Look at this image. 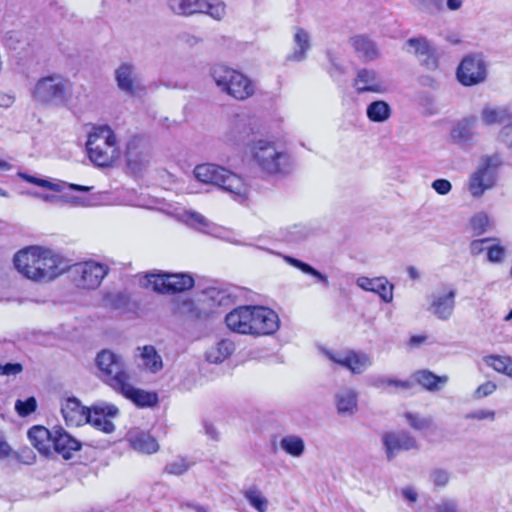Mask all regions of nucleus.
<instances>
[{"label": "nucleus", "instance_id": "obj_1", "mask_svg": "<svg viewBox=\"0 0 512 512\" xmlns=\"http://www.w3.org/2000/svg\"><path fill=\"white\" fill-rule=\"evenodd\" d=\"M14 266L27 279L47 282L61 275L63 259L50 249L30 246L18 251L13 259Z\"/></svg>", "mask_w": 512, "mask_h": 512}, {"label": "nucleus", "instance_id": "obj_2", "mask_svg": "<svg viewBox=\"0 0 512 512\" xmlns=\"http://www.w3.org/2000/svg\"><path fill=\"white\" fill-rule=\"evenodd\" d=\"M86 149L92 163L111 166L120 155L119 141L109 125H93L88 132Z\"/></svg>", "mask_w": 512, "mask_h": 512}, {"label": "nucleus", "instance_id": "obj_3", "mask_svg": "<svg viewBox=\"0 0 512 512\" xmlns=\"http://www.w3.org/2000/svg\"><path fill=\"white\" fill-rule=\"evenodd\" d=\"M502 164L499 154L483 155L479 158L465 183V188L473 199L481 198L496 186Z\"/></svg>", "mask_w": 512, "mask_h": 512}, {"label": "nucleus", "instance_id": "obj_4", "mask_svg": "<svg viewBox=\"0 0 512 512\" xmlns=\"http://www.w3.org/2000/svg\"><path fill=\"white\" fill-rule=\"evenodd\" d=\"M195 178L203 183L214 184L230 193L237 201L247 198L248 188L241 177L215 164H201L194 169Z\"/></svg>", "mask_w": 512, "mask_h": 512}, {"label": "nucleus", "instance_id": "obj_5", "mask_svg": "<svg viewBox=\"0 0 512 512\" xmlns=\"http://www.w3.org/2000/svg\"><path fill=\"white\" fill-rule=\"evenodd\" d=\"M70 81L60 74L40 78L32 89L35 102L45 106H62L70 98Z\"/></svg>", "mask_w": 512, "mask_h": 512}, {"label": "nucleus", "instance_id": "obj_6", "mask_svg": "<svg viewBox=\"0 0 512 512\" xmlns=\"http://www.w3.org/2000/svg\"><path fill=\"white\" fill-rule=\"evenodd\" d=\"M253 157L259 168L266 174L285 175L290 173L293 167L288 153L267 140H259L255 143Z\"/></svg>", "mask_w": 512, "mask_h": 512}, {"label": "nucleus", "instance_id": "obj_7", "mask_svg": "<svg viewBox=\"0 0 512 512\" xmlns=\"http://www.w3.org/2000/svg\"><path fill=\"white\" fill-rule=\"evenodd\" d=\"M216 86L238 100H244L254 93V86L244 74L224 65H216L211 70Z\"/></svg>", "mask_w": 512, "mask_h": 512}, {"label": "nucleus", "instance_id": "obj_8", "mask_svg": "<svg viewBox=\"0 0 512 512\" xmlns=\"http://www.w3.org/2000/svg\"><path fill=\"white\" fill-rule=\"evenodd\" d=\"M96 365L102 380L114 390L123 386L124 382L130 381V375L122 356L111 350L105 349L99 352L96 357Z\"/></svg>", "mask_w": 512, "mask_h": 512}, {"label": "nucleus", "instance_id": "obj_9", "mask_svg": "<svg viewBox=\"0 0 512 512\" xmlns=\"http://www.w3.org/2000/svg\"><path fill=\"white\" fill-rule=\"evenodd\" d=\"M170 10L180 16L207 14L221 21L226 15V4L221 0H167Z\"/></svg>", "mask_w": 512, "mask_h": 512}, {"label": "nucleus", "instance_id": "obj_10", "mask_svg": "<svg viewBox=\"0 0 512 512\" xmlns=\"http://www.w3.org/2000/svg\"><path fill=\"white\" fill-rule=\"evenodd\" d=\"M72 280L80 289H96L109 272V267L94 260L79 262L69 268Z\"/></svg>", "mask_w": 512, "mask_h": 512}, {"label": "nucleus", "instance_id": "obj_11", "mask_svg": "<svg viewBox=\"0 0 512 512\" xmlns=\"http://www.w3.org/2000/svg\"><path fill=\"white\" fill-rule=\"evenodd\" d=\"M320 352L331 363L346 368L353 374H362L372 365L370 355L362 351L333 350L321 347Z\"/></svg>", "mask_w": 512, "mask_h": 512}, {"label": "nucleus", "instance_id": "obj_12", "mask_svg": "<svg viewBox=\"0 0 512 512\" xmlns=\"http://www.w3.org/2000/svg\"><path fill=\"white\" fill-rule=\"evenodd\" d=\"M148 284L163 294L180 293L194 286V279L188 273H159L147 275Z\"/></svg>", "mask_w": 512, "mask_h": 512}, {"label": "nucleus", "instance_id": "obj_13", "mask_svg": "<svg viewBox=\"0 0 512 512\" xmlns=\"http://www.w3.org/2000/svg\"><path fill=\"white\" fill-rule=\"evenodd\" d=\"M118 90L127 96L135 97L144 91L137 66L130 61L120 63L114 70Z\"/></svg>", "mask_w": 512, "mask_h": 512}, {"label": "nucleus", "instance_id": "obj_14", "mask_svg": "<svg viewBox=\"0 0 512 512\" xmlns=\"http://www.w3.org/2000/svg\"><path fill=\"white\" fill-rule=\"evenodd\" d=\"M487 77V65L481 55H468L460 63L457 78L465 86L482 83Z\"/></svg>", "mask_w": 512, "mask_h": 512}, {"label": "nucleus", "instance_id": "obj_15", "mask_svg": "<svg viewBox=\"0 0 512 512\" xmlns=\"http://www.w3.org/2000/svg\"><path fill=\"white\" fill-rule=\"evenodd\" d=\"M386 457L393 460L400 452L418 449L416 439L408 432H386L382 435Z\"/></svg>", "mask_w": 512, "mask_h": 512}, {"label": "nucleus", "instance_id": "obj_16", "mask_svg": "<svg viewBox=\"0 0 512 512\" xmlns=\"http://www.w3.org/2000/svg\"><path fill=\"white\" fill-rule=\"evenodd\" d=\"M252 336L272 335L280 327L278 314L264 306H253Z\"/></svg>", "mask_w": 512, "mask_h": 512}, {"label": "nucleus", "instance_id": "obj_17", "mask_svg": "<svg viewBox=\"0 0 512 512\" xmlns=\"http://www.w3.org/2000/svg\"><path fill=\"white\" fill-rule=\"evenodd\" d=\"M456 290L445 287L431 295L429 311L438 319L446 321L451 318L455 309Z\"/></svg>", "mask_w": 512, "mask_h": 512}, {"label": "nucleus", "instance_id": "obj_18", "mask_svg": "<svg viewBox=\"0 0 512 512\" xmlns=\"http://www.w3.org/2000/svg\"><path fill=\"white\" fill-rule=\"evenodd\" d=\"M119 409L108 403H102L93 406L87 412V422L105 433L114 431V424L111 418L118 415Z\"/></svg>", "mask_w": 512, "mask_h": 512}, {"label": "nucleus", "instance_id": "obj_19", "mask_svg": "<svg viewBox=\"0 0 512 512\" xmlns=\"http://www.w3.org/2000/svg\"><path fill=\"white\" fill-rule=\"evenodd\" d=\"M253 306H239L225 317L227 327L238 334L252 335Z\"/></svg>", "mask_w": 512, "mask_h": 512}, {"label": "nucleus", "instance_id": "obj_20", "mask_svg": "<svg viewBox=\"0 0 512 512\" xmlns=\"http://www.w3.org/2000/svg\"><path fill=\"white\" fill-rule=\"evenodd\" d=\"M356 284L359 288L373 292L386 303L393 300V284H390L386 277L368 278L365 276L358 277Z\"/></svg>", "mask_w": 512, "mask_h": 512}, {"label": "nucleus", "instance_id": "obj_21", "mask_svg": "<svg viewBox=\"0 0 512 512\" xmlns=\"http://www.w3.org/2000/svg\"><path fill=\"white\" fill-rule=\"evenodd\" d=\"M405 49L413 53L428 69H435L437 67L434 50L425 38H410L405 43Z\"/></svg>", "mask_w": 512, "mask_h": 512}, {"label": "nucleus", "instance_id": "obj_22", "mask_svg": "<svg viewBox=\"0 0 512 512\" xmlns=\"http://www.w3.org/2000/svg\"><path fill=\"white\" fill-rule=\"evenodd\" d=\"M337 413L344 417L353 416L358 411V393L350 387L339 389L334 396Z\"/></svg>", "mask_w": 512, "mask_h": 512}, {"label": "nucleus", "instance_id": "obj_23", "mask_svg": "<svg viewBox=\"0 0 512 512\" xmlns=\"http://www.w3.org/2000/svg\"><path fill=\"white\" fill-rule=\"evenodd\" d=\"M52 445L63 458L70 459L73 452L80 450L81 443L61 427H54Z\"/></svg>", "mask_w": 512, "mask_h": 512}, {"label": "nucleus", "instance_id": "obj_24", "mask_svg": "<svg viewBox=\"0 0 512 512\" xmlns=\"http://www.w3.org/2000/svg\"><path fill=\"white\" fill-rule=\"evenodd\" d=\"M88 410L76 398L66 399L61 406V413L68 426L78 427L87 423Z\"/></svg>", "mask_w": 512, "mask_h": 512}, {"label": "nucleus", "instance_id": "obj_25", "mask_svg": "<svg viewBox=\"0 0 512 512\" xmlns=\"http://www.w3.org/2000/svg\"><path fill=\"white\" fill-rule=\"evenodd\" d=\"M354 86L358 93H383L386 90L378 74L375 71L368 69H361L358 71L354 80Z\"/></svg>", "mask_w": 512, "mask_h": 512}, {"label": "nucleus", "instance_id": "obj_26", "mask_svg": "<svg viewBox=\"0 0 512 512\" xmlns=\"http://www.w3.org/2000/svg\"><path fill=\"white\" fill-rule=\"evenodd\" d=\"M127 441L137 452L143 454H154L159 450L157 440L149 433L133 430L127 434Z\"/></svg>", "mask_w": 512, "mask_h": 512}, {"label": "nucleus", "instance_id": "obj_27", "mask_svg": "<svg viewBox=\"0 0 512 512\" xmlns=\"http://www.w3.org/2000/svg\"><path fill=\"white\" fill-rule=\"evenodd\" d=\"M116 391H119L139 407H152L158 401L156 393L137 389L133 387L129 381L124 382V385L119 387Z\"/></svg>", "mask_w": 512, "mask_h": 512}, {"label": "nucleus", "instance_id": "obj_28", "mask_svg": "<svg viewBox=\"0 0 512 512\" xmlns=\"http://www.w3.org/2000/svg\"><path fill=\"white\" fill-rule=\"evenodd\" d=\"M136 351L141 360L140 366L145 371L156 374L163 369V360L156 348L152 345L137 347Z\"/></svg>", "mask_w": 512, "mask_h": 512}, {"label": "nucleus", "instance_id": "obj_29", "mask_svg": "<svg viewBox=\"0 0 512 512\" xmlns=\"http://www.w3.org/2000/svg\"><path fill=\"white\" fill-rule=\"evenodd\" d=\"M202 302L210 312H216L218 309L229 307L233 303V297L227 290L213 287L204 292Z\"/></svg>", "mask_w": 512, "mask_h": 512}, {"label": "nucleus", "instance_id": "obj_30", "mask_svg": "<svg viewBox=\"0 0 512 512\" xmlns=\"http://www.w3.org/2000/svg\"><path fill=\"white\" fill-rule=\"evenodd\" d=\"M293 52L287 56V60L301 62L307 57V53L311 48L310 34L303 28L297 27L294 33Z\"/></svg>", "mask_w": 512, "mask_h": 512}, {"label": "nucleus", "instance_id": "obj_31", "mask_svg": "<svg viewBox=\"0 0 512 512\" xmlns=\"http://www.w3.org/2000/svg\"><path fill=\"white\" fill-rule=\"evenodd\" d=\"M54 428L48 430L42 426H34L28 431V438L31 444L42 454H49L51 451Z\"/></svg>", "mask_w": 512, "mask_h": 512}, {"label": "nucleus", "instance_id": "obj_32", "mask_svg": "<svg viewBox=\"0 0 512 512\" xmlns=\"http://www.w3.org/2000/svg\"><path fill=\"white\" fill-rule=\"evenodd\" d=\"M477 118L475 116L467 117L459 121L451 131V137L458 143H468L476 135Z\"/></svg>", "mask_w": 512, "mask_h": 512}, {"label": "nucleus", "instance_id": "obj_33", "mask_svg": "<svg viewBox=\"0 0 512 512\" xmlns=\"http://www.w3.org/2000/svg\"><path fill=\"white\" fill-rule=\"evenodd\" d=\"M484 125H499L512 120V112L507 106H485L480 113Z\"/></svg>", "mask_w": 512, "mask_h": 512}, {"label": "nucleus", "instance_id": "obj_34", "mask_svg": "<svg viewBox=\"0 0 512 512\" xmlns=\"http://www.w3.org/2000/svg\"><path fill=\"white\" fill-rule=\"evenodd\" d=\"M250 127L245 119L236 117L231 121L224 134V140L231 145L239 144L247 139L250 134Z\"/></svg>", "mask_w": 512, "mask_h": 512}, {"label": "nucleus", "instance_id": "obj_35", "mask_svg": "<svg viewBox=\"0 0 512 512\" xmlns=\"http://www.w3.org/2000/svg\"><path fill=\"white\" fill-rule=\"evenodd\" d=\"M235 350L233 341L222 339L212 345L205 353L206 360L212 364H220L225 361Z\"/></svg>", "mask_w": 512, "mask_h": 512}, {"label": "nucleus", "instance_id": "obj_36", "mask_svg": "<svg viewBox=\"0 0 512 512\" xmlns=\"http://www.w3.org/2000/svg\"><path fill=\"white\" fill-rule=\"evenodd\" d=\"M414 380L428 391H438L440 386L445 385L449 377L447 375L437 376L429 370H420L414 373Z\"/></svg>", "mask_w": 512, "mask_h": 512}, {"label": "nucleus", "instance_id": "obj_37", "mask_svg": "<svg viewBox=\"0 0 512 512\" xmlns=\"http://www.w3.org/2000/svg\"><path fill=\"white\" fill-rule=\"evenodd\" d=\"M352 44L358 56L365 61L374 60L379 56L375 43L365 36L354 37Z\"/></svg>", "mask_w": 512, "mask_h": 512}, {"label": "nucleus", "instance_id": "obj_38", "mask_svg": "<svg viewBox=\"0 0 512 512\" xmlns=\"http://www.w3.org/2000/svg\"><path fill=\"white\" fill-rule=\"evenodd\" d=\"M391 113L392 110L390 105L383 100H377L370 103L366 110L368 119L377 123L387 121L391 117Z\"/></svg>", "mask_w": 512, "mask_h": 512}, {"label": "nucleus", "instance_id": "obj_39", "mask_svg": "<svg viewBox=\"0 0 512 512\" xmlns=\"http://www.w3.org/2000/svg\"><path fill=\"white\" fill-rule=\"evenodd\" d=\"M280 447L288 455L299 458L305 451V442L300 436L287 435L281 439Z\"/></svg>", "mask_w": 512, "mask_h": 512}, {"label": "nucleus", "instance_id": "obj_40", "mask_svg": "<svg viewBox=\"0 0 512 512\" xmlns=\"http://www.w3.org/2000/svg\"><path fill=\"white\" fill-rule=\"evenodd\" d=\"M243 495L248 503L258 512H267L268 499L263 496L262 492L256 486L247 488Z\"/></svg>", "mask_w": 512, "mask_h": 512}, {"label": "nucleus", "instance_id": "obj_41", "mask_svg": "<svg viewBox=\"0 0 512 512\" xmlns=\"http://www.w3.org/2000/svg\"><path fill=\"white\" fill-rule=\"evenodd\" d=\"M285 260L287 263L294 266L295 268H298L303 273L315 277L319 282L323 283L325 286L329 285L327 276H325L324 274H322L321 272H319L318 270H316L309 264L302 262L296 258L290 257V256L285 257Z\"/></svg>", "mask_w": 512, "mask_h": 512}, {"label": "nucleus", "instance_id": "obj_42", "mask_svg": "<svg viewBox=\"0 0 512 512\" xmlns=\"http://www.w3.org/2000/svg\"><path fill=\"white\" fill-rule=\"evenodd\" d=\"M489 217L484 212H478L470 219V227L474 235H481L487 231L489 227Z\"/></svg>", "mask_w": 512, "mask_h": 512}, {"label": "nucleus", "instance_id": "obj_43", "mask_svg": "<svg viewBox=\"0 0 512 512\" xmlns=\"http://www.w3.org/2000/svg\"><path fill=\"white\" fill-rule=\"evenodd\" d=\"M491 244L487 246V260L491 263H501L503 262L506 254V249L500 244L499 239L496 238V241H491Z\"/></svg>", "mask_w": 512, "mask_h": 512}, {"label": "nucleus", "instance_id": "obj_44", "mask_svg": "<svg viewBox=\"0 0 512 512\" xmlns=\"http://www.w3.org/2000/svg\"><path fill=\"white\" fill-rule=\"evenodd\" d=\"M19 176L25 180L26 182H29L31 184L37 185L39 187H43L46 189H49L54 192H61L62 186L58 183L51 182L46 179L38 178L35 176L28 175L26 173H20Z\"/></svg>", "mask_w": 512, "mask_h": 512}, {"label": "nucleus", "instance_id": "obj_45", "mask_svg": "<svg viewBox=\"0 0 512 512\" xmlns=\"http://www.w3.org/2000/svg\"><path fill=\"white\" fill-rule=\"evenodd\" d=\"M405 418L409 425L416 430L428 429L432 424L431 419L417 413L408 412L405 414Z\"/></svg>", "mask_w": 512, "mask_h": 512}, {"label": "nucleus", "instance_id": "obj_46", "mask_svg": "<svg viewBox=\"0 0 512 512\" xmlns=\"http://www.w3.org/2000/svg\"><path fill=\"white\" fill-rule=\"evenodd\" d=\"M36 407L37 401L34 397H29L26 400L18 399L15 403V410L22 417L30 415L36 410Z\"/></svg>", "mask_w": 512, "mask_h": 512}, {"label": "nucleus", "instance_id": "obj_47", "mask_svg": "<svg viewBox=\"0 0 512 512\" xmlns=\"http://www.w3.org/2000/svg\"><path fill=\"white\" fill-rule=\"evenodd\" d=\"M185 214L187 216V223L203 232L210 226V222L196 211H187Z\"/></svg>", "mask_w": 512, "mask_h": 512}, {"label": "nucleus", "instance_id": "obj_48", "mask_svg": "<svg viewBox=\"0 0 512 512\" xmlns=\"http://www.w3.org/2000/svg\"><path fill=\"white\" fill-rule=\"evenodd\" d=\"M189 469V464L184 458H177L165 466V472L171 475H182Z\"/></svg>", "mask_w": 512, "mask_h": 512}, {"label": "nucleus", "instance_id": "obj_49", "mask_svg": "<svg viewBox=\"0 0 512 512\" xmlns=\"http://www.w3.org/2000/svg\"><path fill=\"white\" fill-rule=\"evenodd\" d=\"M430 480L437 488L445 487L450 480V473L445 469H434L430 473Z\"/></svg>", "mask_w": 512, "mask_h": 512}, {"label": "nucleus", "instance_id": "obj_50", "mask_svg": "<svg viewBox=\"0 0 512 512\" xmlns=\"http://www.w3.org/2000/svg\"><path fill=\"white\" fill-rule=\"evenodd\" d=\"M507 359L508 357L489 355L484 357V362L495 371L504 374Z\"/></svg>", "mask_w": 512, "mask_h": 512}, {"label": "nucleus", "instance_id": "obj_51", "mask_svg": "<svg viewBox=\"0 0 512 512\" xmlns=\"http://www.w3.org/2000/svg\"><path fill=\"white\" fill-rule=\"evenodd\" d=\"M465 418L466 419H475V420H478V421L489 420V421L492 422L496 418V413H495L494 410L478 409V410H475V411H472V412L468 413L465 416Z\"/></svg>", "mask_w": 512, "mask_h": 512}, {"label": "nucleus", "instance_id": "obj_52", "mask_svg": "<svg viewBox=\"0 0 512 512\" xmlns=\"http://www.w3.org/2000/svg\"><path fill=\"white\" fill-rule=\"evenodd\" d=\"M376 386L378 388L384 387V386H394L396 388H401L403 390H408L412 388L413 383L411 381H401V380H394L389 378H383L379 379L376 383Z\"/></svg>", "mask_w": 512, "mask_h": 512}, {"label": "nucleus", "instance_id": "obj_53", "mask_svg": "<svg viewBox=\"0 0 512 512\" xmlns=\"http://www.w3.org/2000/svg\"><path fill=\"white\" fill-rule=\"evenodd\" d=\"M497 389V385L492 381H487L477 387L474 391V398L481 399L493 394Z\"/></svg>", "mask_w": 512, "mask_h": 512}, {"label": "nucleus", "instance_id": "obj_54", "mask_svg": "<svg viewBox=\"0 0 512 512\" xmlns=\"http://www.w3.org/2000/svg\"><path fill=\"white\" fill-rule=\"evenodd\" d=\"M431 187L439 194V195H447L452 190V184L447 179H436L432 182Z\"/></svg>", "mask_w": 512, "mask_h": 512}, {"label": "nucleus", "instance_id": "obj_55", "mask_svg": "<svg viewBox=\"0 0 512 512\" xmlns=\"http://www.w3.org/2000/svg\"><path fill=\"white\" fill-rule=\"evenodd\" d=\"M23 367L20 363H6L0 364V375L15 376L22 372Z\"/></svg>", "mask_w": 512, "mask_h": 512}, {"label": "nucleus", "instance_id": "obj_56", "mask_svg": "<svg viewBox=\"0 0 512 512\" xmlns=\"http://www.w3.org/2000/svg\"><path fill=\"white\" fill-rule=\"evenodd\" d=\"M491 241H496V238H483L472 241L470 244L471 253L473 255L481 254L487 248V246L485 247L484 245L490 243Z\"/></svg>", "mask_w": 512, "mask_h": 512}, {"label": "nucleus", "instance_id": "obj_57", "mask_svg": "<svg viewBox=\"0 0 512 512\" xmlns=\"http://www.w3.org/2000/svg\"><path fill=\"white\" fill-rule=\"evenodd\" d=\"M66 202L72 204L73 206H82L88 207L95 204V201L92 197H79V196H70L66 198Z\"/></svg>", "mask_w": 512, "mask_h": 512}, {"label": "nucleus", "instance_id": "obj_58", "mask_svg": "<svg viewBox=\"0 0 512 512\" xmlns=\"http://www.w3.org/2000/svg\"><path fill=\"white\" fill-rule=\"evenodd\" d=\"M499 140L507 147H512V122L501 129L499 133Z\"/></svg>", "mask_w": 512, "mask_h": 512}, {"label": "nucleus", "instance_id": "obj_59", "mask_svg": "<svg viewBox=\"0 0 512 512\" xmlns=\"http://www.w3.org/2000/svg\"><path fill=\"white\" fill-rule=\"evenodd\" d=\"M436 512H457V503L453 500H444L436 506Z\"/></svg>", "mask_w": 512, "mask_h": 512}, {"label": "nucleus", "instance_id": "obj_60", "mask_svg": "<svg viewBox=\"0 0 512 512\" xmlns=\"http://www.w3.org/2000/svg\"><path fill=\"white\" fill-rule=\"evenodd\" d=\"M402 497L410 503H415L418 500L417 491L410 486L404 487L401 489Z\"/></svg>", "mask_w": 512, "mask_h": 512}, {"label": "nucleus", "instance_id": "obj_61", "mask_svg": "<svg viewBox=\"0 0 512 512\" xmlns=\"http://www.w3.org/2000/svg\"><path fill=\"white\" fill-rule=\"evenodd\" d=\"M14 103V97L6 94L0 93V107L8 108Z\"/></svg>", "mask_w": 512, "mask_h": 512}, {"label": "nucleus", "instance_id": "obj_62", "mask_svg": "<svg viewBox=\"0 0 512 512\" xmlns=\"http://www.w3.org/2000/svg\"><path fill=\"white\" fill-rule=\"evenodd\" d=\"M11 451L12 449L10 445L6 441L0 439V458L8 457Z\"/></svg>", "mask_w": 512, "mask_h": 512}, {"label": "nucleus", "instance_id": "obj_63", "mask_svg": "<svg viewBox=\"0 0 512 512\" xmlns=\"http://www.w3.org/2000/svg\"><path fill=\"white\" fill-rule=\"evenodd\" d=\"M205 432L206 434L213 440H217L218 439V436H219V433L218 431L216 430V428L211 425V424H206L205 425Z\"/></svg>", "mask_w": 512, "mask_h": 512}, {"label": "nucleus", "instance_id": "obj_64", "mask_svg": "<svg viewBox=\"0 0 512 512\" xmlns=\"http://www.w3.org/2000/svg\"><path fill=\"white\" fill-rule=\"evenodd\" d=\"M447 8L451 11L459 10L463 5V0H447Z\"/></svg>", "mask_w": 512, "mask_h": 512}]
</instances>
